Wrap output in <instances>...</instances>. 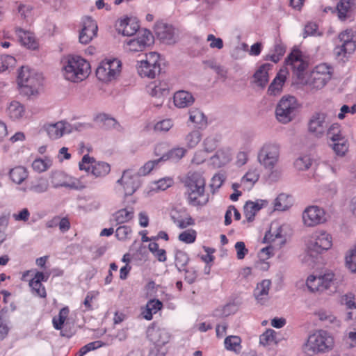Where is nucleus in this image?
<instances>
[{
    "label": "nucleus",
    "mask_w": 356,
    "mask_h": 356,
    "mask_svg": "<svg viewBox=\"0 0 356 356\" xmlns=\"http://www.w3.org/2000/svg\"><path fill=\"white\" fill-rule=\"evenodd\" d=\"M51 183L54 188L65 187L70 189L81 191L90 186L86 176L79 179L68 177L60 170L51 171L49 175Z\"/></svg>",
    "instance_id": "obj_6"
},
{
    "label": "nucleus",
    "mask_w": 356,
    "mask_h": 356,
    "mask_svg": "<svg viewBox=\"0 0 356 356\" xmlns=\"http://www.w3.org/2000/svg\"><path fill=\"white\" fill-rule=\"evenodd\" d=\"M332 76V67L325 64H319L314 67L307 77L305 84L312 92L322 89L331 79Z\"/></svg>",
    "instance_id": "obj_7"
},
{
    "label": "nucleus",
    "mask_w": 356,
    "mask_h": 356,
    "mask_svg": "<svg viewBox=\"0 0 356 356\" xmlns=\"http://www.w3.org/2000/svg\"><path fill=\"white\" fill-rule=\"evenodd\" d=\"M169 90L170 85L166 81H156L148 86L150 95L157 99L154 103L157 106L163 104L164 97L168 94Z\"/></svg>",
    "instance_id": "obj_18"
},
{
    "label": "nucleus",
    "mask_w": 356,
    "mask_h": 356,
    "mask_svg": "<svg viewBox=\"0 0 356 356\" xmlns=\"http://www.w3.org/2000/svg\"><path fill=\"white\" fill-rule=\"evenodd\" d=\"M302 218L307 227H314L326 220L323 209L317 206L307 207L304 210Z\"/></svg>",
    "instance_id": "obj_14"
},
{
    "label": "nucleus",
    "mask_w": 356,
    "mask_h": 356,
    "mask_svg": "<svg viewBox=\"0 0 356 356\" xmlns=\"http://www.w3.org/2000/svg\"><path fill=\"white\" fill-rule=\"evenodd\" d=\"M332 246V236L323 230H318L307 236L305 240V259L314 261L320 254Z\"/></svg>",
    "instance_id": "obj_2"
},
{
    "label": "nucleus",
    "mask_w": 356,
    "mask_h": 356,
    "mask_svg": "<svg viewBox=\"0 0 356 356\" xmlns=\"http://www.w3.org/2000/svg\"><path fill=\"white\" fill-rule=\"evenodd\" d=\"M280 147L276 143L266 142L258 150L257 160L266 170L272 171L280 161Z\"/></svg>",
    "instance_id": "obj_5"
},
{
    "label": "nucleus",
    "mask_w": 356,
    "mask_h": 356,
    "mask_svg": "<svg viewBox=\"0 0 356 356\" xmlns=\"http://www.w3.org/2000/svg\"><path fill=\"white\" fill-rule=\"evenodd\" d=\"M163 161L162 159H161V158H159V159H156V160H152V161H147V163H145L144 164L143 166H142L139 170H138V174L139 175H142V176H145L147 175H148L149 173L151 172V171L154 169L157 165L161 161Z\"/></svg>",
    "instance_id": "obj_57"
},
{
    "label": "nucleus",
    "mask_w": 356,
    "mask_h": 356,
    "mask_svg": "<svg viewBox=\"0 0 356 356\" xmlns=\"http://www.w3.org/2000/svg\"><path fill=\"white\" fill-rule=\"evenodd\" d=\"M186 153V149L184 147H177L168 151L166 154H163L161 159L163 161L170 160L172 161H177L183 158Z\"/></svg>",
    "instance_id": "obj_46"
},
{
    "label": "nucleus",
    "mask_w": 356,
    "mask_h": 356,
    "mask_svg": "<svg viewBox=\"0 0 356 356\" xmlns=\"http://www.w3.org/2000/svg\"><path fill=\"white\" fill-rule=\"evenodd\" d=\"M271 285L269 280H264L257 284L254 291V296L258 303L264 305L268 300V292Z\"/></svg>",
    "instance_id": "obj_29"
},
{
    "label": "nucleus",
    "mask_w": 356,
    "mask_h": 356,
    "mask_svg": "<svg viewBox=\"0 0 356 356\" xmlns=\"http://www.w3.org/2000/svg\"><path fill=\"white\" fill-rule=\"evenodd\" d=\"M156 33L163 42L168 44L175 43L179 37L178 29L172 25L163 23L156 25Z\"/></svg>",
    "instance_id": "obj_17"
},
{
    "label": "nucleus",
    "mask_w": 356,
    "mask_h": 356,
    "mask_svg": "<svg viewBox=\"0 0 356 356\" xmlns=\"http://www.w3.org/2000/svg\"><path fill=\"white\" fill-rule=\"evenodd\" d=\"M175 106L179 108H184L191 106L195 101L193 95L186 90H179L174 94Z\"/></svg>",
    "instance_id": "obj_30"
},
{
    "label": "nucleus",
    "mask_w": 356,
    "mask_h": 356,
    "mask_svg": "<svg viewBox=\"0 0 356 356\" xmlns=\"http://www.w3.org/2000/svg\"><path fill=\"white\" fill-rule=\"evenodd\" d=\"M160 56L155 51H152L145 55V59L138 63V72L142 77L153 79L161 72Z\"/></svg>",
    "instance_id": "obj_11"
},
{
    "label": "nucleus",
    "mask_w": 356,
    "mask_h": 356,
    "mask_svg": "<svg viewBox=\"0 0 356 356\" xmlns=\"http://www.w3.org/2000/svg\"><path fill=\"white\" fill-rule=\"evenodd\" d=\"M334 346V338L327 331L318 330L310 334L302 350L309 356L325 353L332 350Z\"/></svg>",
    "instance_id": "obj_3"
},
{
    "label": "nucleus",
    "mask_w": 356,
    "mask_h": 356,
    "mask_svg": "<svg viewBox=\"0 0 356 356\" xmlns=\"http://www.w3.org/2000/svg\"><path fill=\"white\" fill-rule=\"evenodd\" d=\"M335 275L332 271H327L318 276L309 275L306 281V285L312 293H323L327 291L333 292L336 289Z\"/></svg>",
    "instance_id": "obj_8"
},
{
    "label": "nucleus",
    "mask_w": 356,
    "mask_h": 356,
    "mask_svg": "<svg viewBox=\"0 0 356 356\" xmlns=\"http://www.w3.org/2000/svg\"><path fill=\"white\" fill-rule=\"evenodd\" d=\"M259 170L256 168H250L241 179V186L245 190H250L259 178Z\"/></svg>",
    "instance_id": "obj_33"
},
{
    "label": "nucleus",
    "mask_w": 356,
    "mask_h": 356,
    "mask_svg": "<svg viewBox=\"0 0 356 356\" xmlns=\"http://www.w3.org/2000/svg\"><path fill=\"white\" fill-rule=\"evenodd\" d=\"M185 184L188 190L205 188L206 181L199 172H189L186 177Z\"/></svg>",
    "instance_id": "obj_26"
},
{
    "label": "nucleus",
    "mask_w": 356,
    "mask_h": 356,
    "mask_svg": "<svg viewBox=\"0 0 356 356\" xmlns=\"http://www.w3.org/2000/svg\"><path fill=\"white\" fill-rule=\"evenodd\" d=\"M350 0H341L337 6V15L341 20H345L347 17V14L350 10Z\"/></svg>",
    "instance_id": "obj_52"
},
{
    "label": "nucleus",
    "mask_w": 356,
    "mask_h": 356,
    "mask_svg": "<svg viewBox=\"0 0 356 356\" xmlns=\"http://www.w3.org/2000/svg\"><path fill=\"white\" fill-rule=\"evenodd\" d=\"M202 138V134L199 129H194L190 131L185 137L186 145L188 148H194L200 143Z\"/></svg>",
    "instance_id": "obj_48"
},
{
    "label": "nucleus",
    "mask_w": 356,
    "mask_h": 356,
    "mask_svg": "<svg viewBox=\"0 0 356 356\" xmlns=\"http://www.w3.org/2000/svg\"><path fill=\"white\" fill-rule=\"evenodd\" d=\"M340 302L346 311V319L353 320L356 318V298L352 293L343 295L341 297Z\"/></svg>",
    "instance_id": "obj_23"
},
{
    "label": "nucleus",
    "mask_w": 356,
    "mask_h": 356,
    "mask_svg": "<svg viewBox=\"0 0 356 356\" xmlns=\"http://www.w3.org/2000/svg\"><path fill=\"white\" fill-rule=\"evenodd\" d=\"M122 63L117 58L102 60L96 70L97 79L103 82L115 80L120 74Z\"/></svg>",
    "instance_id": "obj_10"
},
{
    "label": "nucleus",
    "mask_w": 356,
    "mask_h": 356,
    "mask_svg": "<svg viewBox=\"0 0 356 356\" xmlns=\"http://www.w3.org/2000/svg\"><path fill=\"white\" fill-rule=\"evenodd\" d=\"M339 40L341 44L336 48V53L340 55L351 54L356 49V32L352 29H346L339 35Z\"/></svg>",
    "instance_id": "obj_15"
},
{
    "label": "nucleus",
    "mask_w": 356,
    "mask_h": 356,
    "mask_svg": "<svg viewBox=\"0 0 356 356\" xmlns=\"http://www.w3.org/2000/svg\"><path fill=\"white\" fill-rule=\"evenodd\" d=\"M147 336L149 341L157 346H163L168 342L170 335L163 328L152 325L147 330Z\"/></svg>",
    "instance_id": "obj_21"
},
{
    "label": "nucleus",
    "mask_w": 356,
    "mask_h": 356,
    "mask_svg": "<svg viewBox=\"0 0 356 356\" xmlns=\"http://www.w3.org/2000/svg\"><path fill=\"white\" fill-rule=\"evenodd\" d=\"M332 147L335 154L340 156H343L348 151V144L344 139H342L341 141L334 142Z\"/></svg>",
    "instance_id": "obj_55"
},
{
    "label": "nucleus",
    "mask_w": 356,
    "mask_h": 356,
    "mask_svg": "<svg viewBox=\"0 0 356 356\" xmlns=\"http://www.w3.org/2000/svg\"><path fill=\"white\" fill-rule=\"evenodd\" d=\"M48 188L49 181L46 178L42 177L32 181L29 186V190L36 193H42L46 192Z\"/></svg>",
    "instance_id": "obj_44"
},
{
    "label": "nucleus",
    "mask_w": 356,
    "mask_h": 356,
    "mask_svg": "<svg viewBox=\"0 0 356 356\" xmlns=\"http://www.w3.org/2000/svg\"><path fill=\"white\" fill-rule=\"evenodd\" d=\"M178 238L181 242L189 244L196 239V232L194 229H188L179 234Z\"/></svg>",
    "instance_id": "obj_60"
},
{
    "label": "nucleus",
    "mask_w": 356,
    "mask_h": 356,
    "mask_svg": "<svg viewBox=\"0 0 356 356\" xmlns=\"http://www.w3.org/2000/svg\"><path fill=\"white\" fill-rule=\"evenodd\" d=\"M327 115L323 113L313 115L309 122V131L316 137L321 138L327 129Z\"/></svg>",
    "instance_id": "obj_16"
},
{
    "label": "nucleus",
    "mask_w": 356,
    "mask_h": 356,
    "mask_svg": "<svg viewBox=\"0 0 356 356\" xmlns=\"http://www.w3.org/2000/svg\"><path fill=\"white\" fill-rule=\"evenodd\" d=\"M188 260V257L185 252L182 251H178L176 252L175 265L179 270H181V269L185 268V266L187 264Z\"/></svg>",
    "instance_id": "obj_61"
},
{
    "label": "nucleus",
    "mask_w": 356,
    "mask_h": 356,
    "mask_svg": "<svg viewBox=\"0 0 356 356\" xmlns=\"http://www.w3.org/2000/svg\"><path fill=\"white\" fill-rule=\"evenodd\" d=\"M16 63L15 58L10 55L0 56V72H4L10 67L15 66Z\"/></svg>",
    "instance_id": "obj_54"
},
{
    "label": "nucleus",
    "mask_w": 356,
    "mask_h": 356,
    "mask_svg": "<svg viewBox=\"0 0 356 356\" xmlns=\"http://www.w3.org/2000/svg\"><path fill=\"white\" fill-rule=\"evenodd\" d=\"M205 188L188 190V200L190 205L201 207L209 202V195L204 193Z\"/></svg>",
    "instance_id": "obj_24"
},
{
    "label": "nucleus",
    "mask_w": 356,
    "mask_h": 356,
    "mask_svg": "<svg viewBox=\"0 0 356 356\" xmlns=\"http://www.w3.org/2000/svg\"><path fill=\"white\" fill-rule=\"evenodd\" d=\"M220 140V137L218 135L208 136L202 142L203 150L207 154L213 152L218 147Z\"/></svg>",
    "instance_id": "obj_41"
},
{
    "label": "nucleus",
    "mask_w": 356,
    "mask_h": 356,
    "mask_svg": "<svg viewBox=\"0 0 356 356\" xmlns=\"http://www.w3.org/2000/svg\"><path fill=\"white\" fill-rule=\"evenodd\" d=\"M272 65L265 63L261 65L253 75V82L261 88H264L268 82V72L272 68Z\"/></svg>",
    "instance_id": "obj_27"
},
{
    "label": "nucleus",
    "mask_w": 356,
    "mask_h": 356,
    "mask_svg": "<svg viewBox=\"0 0 356 356\" xmlns=\"http://www.w3.org/2000/svg\"><path fill=\"white\" fill-rule=\"evenodd\" d=\"M117 184L122 187L126 196L134 194L140 185L138 175L134 173L131 170H124L121 178L117 181Z\"/></svg>",
    "instance_id": "obj_13"
},
{
    "label": "nucleus",
    "mask_w": 356,
    "mask_h": 356,
    "mask_svg": "<svg viewBox=\"0 0 356 356\" xmlns=\"http://www.w3.org/2000/svg\"><path fill=\"white\" fill-rule=\"evenodd\" d=\"M97 25L91 17H86L83 22V28L79 33V42L88 44L96 35Z\"/></svg>",
    "instance_id": "obj_19"
},
{
    "label": "nucleus",
    "mask_w": 356,
    "mask_h": 356,
    "mask_svg": "<svg viewBox=\"0 0 356 356\" xmlns=\"http://www.w3.org/2000/svg\"><path fill=\"white\" fill-rule=\"evenodd\" d=\"M318 319L327 325L339 327L340 321L330 311L320 309L315 313Z\"/></svg>",
    "instance_id": "obj_36"
},
{
    "label": "nucleus",
    "mask_w": 356,
    "mask_h": 356,
    "mask_svg": "<svg viewBox=\"0 0 356 356\" xmlns=\"http://www.w3.org/2000/svg\"><path fill=\"white\" fill-rule=\"evenodd\" d=\"M173 126V122L171 119H165L158 122L154 125V129L156 131L167 132Z\"/></svg>",
    "instance_id": "obj_62"
},
{
    "label": "nucleus",
    "mask_w": 356,
    "mask_h": 356,
    "mask_svg": "<svg viewBox=\"0 0 356 356\" xmlns=\"http://www.w3.org/2000/svg\"><path fill=\"white\" fill-rule=\"evenodd\" d=\"M114 220L117 224H122L131 220L134 217L133 209H122L114 214Z\"/></svg>",
    "instance_id": "obj_47"
},
{
    "label": "nucleus",
    "mask_w": 356,
    "mask_h": 356,
    "mask_svg": "<svg viewBox=\"0 0 356 356\" xmlns=\"http://www.w3.org/2000/svg\"><path fill=\"white\" fill-rule=\"evenodd\" d=\"M115 26L117 31L124 36L134 35L139 29L138 22L128 17L118 20Z\"/></svg>",
    "instance_id": "obj_22"
},
{
    "label": "nucleus",
    "mask_w": 356,
    "mask_h": 356,
    "mask_svg": "<svg viewBox=\"0 0 356 356\" xmlns=\"http://www.w3.org/2000/svg\"><path fill=\"white\" fill-rule=\"evenodd\" d=\"M285 81L286 72L284 70H280L270 84L268 89V94L271 96L280 95L282 91Z\"/></svg>",
    "instance_id": "obj_32"
},
{
    "label": "nucleus",
    "mask_w": 356,
    "mask_h": 356,
    "mask_svg": "<svg viewBox=\"0 0 356 356\" xmlns=\"http://www.w3.org/2000/svg\"><path fill=\"white\" fill-rule=\"evenodd\" d=\"M241 340L239 337L229 336L225 339V346L227 350L238 352L241 349Z\"/></svg>",
    "instance_id": "obj_51"
},
{
    "label": "nucleus",
    "mask_w": 356,
    "mask_h": 356,
    "mask_svg": "<svg viewBox=\"0 0 356 356\" xmlns=\"http://www.w3.org/2000/svg\"><path fill=\"white\" fill-rule=\"evenodd\" d=\"M154 42V37L148 30L139 31L136 38L126 41L125 48L127 51H142Z\"/></svg>",
    "instance_id": "obj_12"
},
{
    "label": "nucleus",
    "mask_w": 356,
    "mask_h": 356,
    "mask_svg": "<svg viewBox=\"0 0 356 356\" xmlns=\"http://www.w3.org/2000/svg\"><path fill=\"white\" fill-rule=\"evenodd\" d=\"M96 122L102 123L106 129H114L116 130H120L121 127L120 124L116 121L115 119L109 117L106 114L102 113L96 116Z\"/></svg>",
    "instance_id": "obj_40"
},
{
    "label": "nucleus",
    "mask_w": 356,
    "mask_h": 356,
    "mask_svg": "<svg viewBox=\"0 0 356 356\" xmlns=\"http://www.w3.org/2000/svg\"><path fill=\"white\" fill-rule=\"evenodd\" d=\"M52 165V159L49 157L44 156V158L35 159L32 163V168L34 171L41 173L49 170Z\"/></svg>",
    "instance_id": "obj_37"
},
{
    "label": "nucleus",
    "mask_w": 356,
    "mask_h": 356,
    "mask_svg": "<svg viewBox=\"0 0 356 356\" xmlns=\"http://www.w3.org/2000/svg\"><path fill=\"white\" fill-rule=\"evenodd\" d=\"M326 133L327 138L333 142L341 141L343 139L341 133L340 126L337 123H334L327 128Z\"/></svg>",
    "instance_id": "obj_49"
},
{
    "label": "nucleus",
    "mask_w": 356,
    "mask_h": 356,
    "mask_svg": "<svg viewBox=\"0 0 356 356\" xmlns=\"http://www.w3.org/2000/svg\"><path fill=\"white\" fill-rule=\"evenodd\" d=\"M211 159L214 165L216 167H220L229 161V151L220 149L218 150L213 156L211 157Z\"/></svg>",
    "instance_id": "obj_42"
},
{
    "label": "nucleus",
    "mask_w": 356,
    "mask_h": 356,
    "mask_svg": "<svg viewBox=\"0 0 356 356\" xmlns=\"http://www.w3.org/2000/svg\"><path fill=\"white\" fill-rule=\"evenodd\" d=\"M9 175L11 180L17 184H22L28 177L26 168L23 166H17L11 169Z\"/></svg>",
    "instance_id": "obj_38"
},
{
    "label": "nucleus",
    "mask_w": 356,
    "mask_h": 356,
    "mask_svg": "<svg viewBox=\"0 0 356 356\" xmlns=\"http://www.w3.org/2000/svg\"><path fill=\"white\" fill-rule=\"evenodd\" d=\"M45 129L48 136L51 139L60 138L63 135L73 131L71 124L63 121L48 124Z\"/></svg>",
    "instance_id": "obj_20"
},
{
    "label": "nucleus",
    "mask_w": 356,
    "mask_h": 356,
    "mask_svg": "<svg viewBox=\"0 0 356 356\" xmlns=\"http://www.w3.org/2000/svg\"><path fill=\"white\" fill-rule=\"evenodd\" d=\"M163 307L162 302L159 300L152 299L147 302L145 309L142 312L143 318L147 321L152 319L153 314L157 313Z\"/></svg>",
    "instance_id": "obj_35"
},
{
    "label": "nucleus",
    "mask_w": 356,
    "mask_h": 356,
    "mask_svg": "<svg viewBox=\"0 0 356 356\" xmlns=\"http://www.w3.org/2000/svg\"><path fill=\"white\" fill-rule=\"evenodd\" d=\"M189 121L192 122L197 129H204L207 127L208 122L204 113L200 109L194 108L189 111Z\"/></svg>",
    "instance_id": "obj_31"
},
{
    "label": "nucleus",
    "mask_w": 356,
    "mask_h": 356,
    "mask_svg": "<svg viewBox=\"0 0 356 356\" xmlns=\"http://www.w3.org/2000/svg\"><path fill=\"white\" fill-rule=\"evenodd\" d=\"M298 107V104L295 97L291 95L283 96L275 108L277 120L282 124L290 122L295 118Z\"/></svg>",
    "instance_id": "obj_9"
},
{
    "label": "nucleus",
    "mask_w": 356,
    "mask_h": 356,
    "mask_svg": "<svg viewBox=\"0 0 356 356\" xmlns=\"http://www.w3.org/2000/svg\"><path fill=\"white\" fill-rule=\"evenodd\" d=\"M286 63L293 70L297 71L298 76L307 67V63L302 60L301 53L299 51H292L286 60Z\"/></svg>",
    "instance_id": "obj_25"
},
{
    "label": "nucleus",
    "mask_w": 356,
    "mask_h": 356,
    "mask_svg": "<svg viewBox=\"0 0 356 356\" xmlns=\"http://www.w3.org/2000/svg\"><path fill=\"white\" fill-rule=\"evenodd\" d=\"M286 47L281 42H277L274 46L273 53L268 56V58L277 63L285 53Z\"/></svg>",
    "instance_id": "obj_50"
},
{
    "label": "nucleus",
    "mask_w": 356,
    "mask_h": 356,
    "mask_svg": "<svg viewBox=\"0 0 356 356\" xmlns=\"http://www.w3.org/2000/svg\"><path fill=\"white\" fill-rule=\"evenodd\" d=\"M61 73L63 78L70 82L79 83L85 80L91 72L89 62L74 55H68L61 61Z\"/></svg>",
    "instance_id": "obj_1"
},
{
    "label": "nucleus",
    "mask_w": 356,
    "mask_h": 356,
    "mask_svg": "<svg viewBox=\"0 0 356 356\" xmlns=\"http://www.w3.org/2000/svg\"><path fill=\"white\" fill-rule=\"evenodd\" d=\"M292 205L291 198L284 193L280 194L275 200V209L277 211H285Z\"/></svg>",
    "instance_id": "obj_45"
},
{
    "label": "nucleus",
    "mask_w": 356,
    "mask_h": 356,
    "mask_svg": "<svg viewBox=\"0 0 356 356\" xmlns=\"http://www.w3.org/2000/svg\"><path fill=\"white\" fill-rule=\"evenodd\" d=\"M25 113L24 107L19 102L13 101L10 102L8 107V113L13 120H19L22 118Z\"/></svg>",
    "instance_id": "obj_39"
},
{
    "label": "nucleus",
    "mask_w": 356,
    "mask_h": 356,
    "mask_svg": "<svg viewBox=\"0 0 356 356\" xmlns=\"http://www.w3.org/2000/svg\"><path fill=\"white\" fill-rule=\"evenodd\" d=\"M266 202L259 200L257 202H247L244 206V215L248 221H252L257 212L266 204Z\"/></svg>",
    "instance_id": "obj_34"
},
{
    "label": "nucleus",
    "mask_w": 356,
    "mask_h": 356,
    "mask_svg": "<svg viewBox=\"0 0 356 356\" xmlns=\"http://www.w3.org/2000/svg\"><path fill=\"white\" fill-rule=\"evenodd\" d=\"M16 33L18 40L22 46L33 50L38 48V43L32 33L24 31L22 29H17L16 30Z\"/></svg>",
    "instance_id": "obj_28"
},
{
    "label": "nucleus",
    "mask_w": 356,
    "mask_h": 356,
    "mask_svg": "<svg viewBox=\"0 0 356 356\" xmlns=\"http://www.w3.org/2000/svg\"><path fill=\"white\" fill-rule=\"evenodd\" d=\"M94 163L95 159L93 157H90L88 154H85L79 163V170H84L86 172H91Z\"/></svg>",
    "instance_id": "obj_59"
},
{
    "label": "nucleus",
    "mask_w": 356,
    "mask_h": 356,
    "mask_svg": "<svg viewBox=\"0 0 356 356\" xmlns=\"http://www.w3.org/2000/svg\"><path fill=\"white\" fill-rule=\"evenodd\" d=\"M29 286L32 289L33 293H35L37 296L44 298L46 297V291L44 286L40 282H37V281L31 280L29 282Z\"/></svg>",
    "instance_id": "obj_63"
},
{
    "label": "nucleus",
    "mask_w": 356,
    "mask_h": 356,
    "mask_svg": "<svg viewBox=\"0 0 356 356\" xmlns=\"http://www.w3.org/2000/svg\"><path fill=\"white\" fill-rule=\"evenodd\" d=\"M111 171L110 165L106 162H96L92 165L91 174L95 177H103L106 176Z\"/></svg>",
    "instance_id": "obj_43"
},
{
    "label": "nucleus",
    "mask_w": 356,
    "mask_h": 356,
    "mask_svg": "<svg viewBox=\"0 0 356 356\" xmlns=\"http://www.w3.org/2000/svg\"><path fill=\"white\" fill-rule=\"evenodd\" d=\"M346 265L351 272H356V245L346 256Z\"/></svg>",
    "instance_id": "obj_58"
},
{
    "label": "nucleus",
    "mask_w": 356,
    "mask_h": 356,
    "mask_svg": "<svg viewBox=\"0 0 356 356\" xmlns=\"http://www.w3.org/2000/svg\"><path fill=\"white\" fill-rule=\"evenodd\" d=\"M174 181L172 178L166 177L158 180L155 182L154 189L158 191H165L173 184Z\"/></svg>",
    "instance_id": "obj_64"
},
{
    "label": "nucleus",
    "mask_w": 356,
    "mask_h": 356,
    "mask_svg": "<svg viewBox=\"0 0 356 356\" xmlns=\"http://www.w3.org/2000/svg\"><path fill=\"white\" fill-rule=\"evenodd\" d=\"M312 165V160L307 155L298 157L294 161V167L296 170L303 171L309 169Z\"/></svg>",
    "instance_id": "obj_53"
},
{
    "label": "nucleus",
    "mask_w": 356,
    "mask_h": 356,
    "mask_svg": "<svg viewBox=\"0 0 356 356\" xmlns=\"http://www.w3.org/2000/svg\"><path fill=\"white\" fill-rule=\"evenodd\" d=\"M42 81V74L29 67H22L18 75V84L22 93L29 97L37 95L41 88Z\"/></svg>",
    "instance_id": "obj_4"
},
{
    "label": "nucleus",
    "mask_w": 356,
    "mask_h": 356,
    "mask_svg": "<svg viewBox=\"0 0 356 356\" xmlns=\"http://www.w3.org/2000/svg\"><path fill=\"white\" fill-rule=\"evenodd\" d=\"M275 334L273 330H267L260 336L259 343L264 346L270 345L275 341Z\"/></svg>",
    "instance_id": "obj_56"
}]
</instances>
